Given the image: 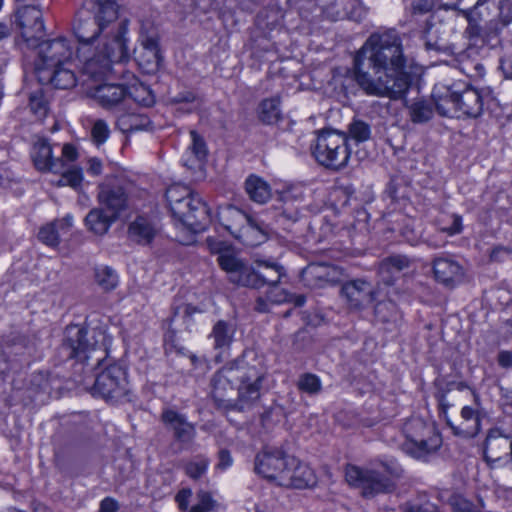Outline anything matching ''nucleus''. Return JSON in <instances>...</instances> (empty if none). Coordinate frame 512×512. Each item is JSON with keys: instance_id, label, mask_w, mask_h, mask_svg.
Wrapping results in <instances>:
<instances>
[{"instance_id": "1", "label": "nucleus", "mask_w": 512, "mask_h": 512, "mask_svg": "<svg viewBox=\"0 0 512 512\" xmlns=\"http://www.w3.org/2000/svg\"><path fill=\"white\" fill-rule=\"evenodd\" d=\"M418 66L395 28H379L367 37L353 59V78L368 96L396 101L406 97Z\"/></svg>"}, {"instance_id": "2", "label": "nucleus", "mask_w": 512, "mask_h": 512, "mask_svg": "<svg viewBox=\"0 0 512 512\" xmlns=\"http://www.w3.org/2000/svg\"><path fill=\"white\" fill-rule=\"evenodd\" d=\"M467 20L464 37L473 49L496 46L504 28L512 23V4L509 0H478L467 10L459 11Z\"/></svg>"}, {"instance_id": "3", "label": "nucleus", "mask_w": 512, "mask_h": 512, "mask_svg": "<svg viewBox=\"0 0 512 512\" xmlns=\"http://www.w3.org/2000/svg\"><path fill=\"white\" fill-rule=\"evenodd\" d=\"M403 468L395 459H376L372 467L347 464L345 479L349 486L358 489L364 498H374L379 494L393 493L396 481L403 476Z\"/></svg>"}, {"instance_id": "4", "label": "nucleus", "mask_w": 512, "mask_h": 512, "mask_svg": "<svg viewBox=\"0 0 512 512\" xmlns=\"http://www.w3.org/2000/svg\"><path fill=\"white\" fill-rule=\"evenodd\" d=\"M228 364L239 383L238 403L233 406L238 411H245L260 399L263 381L267 375L263 359L254 350H244Z\"/></svg>"}, {"instance_id": "5", "label": "nucleus", "mask_w": 512, "mask_h": 512, "mask_svg": "<svg viewBox=\"0 0 512 512\" xmlns=\"http://www.w3.org/2000/svg\"><path fill=\"white\" fill-rule=\"evenodd\" d=\"M92 331L80 325H68L63 334L56 356L60 362L76 360L94 369L104 360L105 349L95 340Z\"/></svg>"}, {"instance_id": "6", "label": "nucleus", "mask_w": 512, "mask_h": 512, "mask_svg": "<svg viewBox=\"0 0 512 512\" xmlns=\"http://www.w3.org/2000/svg\"><path fill=\"white\" fill-rule=\"evenodd\" d=\"M128 31V20L123 19L116 28L106 32L101 38V45L96 47L94 55L85 62V70L93 77H101L111 70L113 63L125 62L129 59V50L125 35Z\"/></svg>"}, {"instance_id": "7", "label": "nucleus", "mask_w": 512, "mask_h": 512, "mask_svg": "<svg viewBox=\"0 0 512 512\" xmlns=\"http://www.w3.org/2000/svg\"><path fill=\"white\" fill-rule=\"evenodd\" d=\"M317 134L315 143L311 145V152L317 163L333 171L345 168L351 155L347 133L323 129L317 131Z\"/></svg>"}, {"instance_id": "8", "label": "nucleus", "mask_w": 512, "mask_h": 512, "mask_svg": "<svg viewBox=\"0 0 512 512\" xmlns=\"http://www.w3.org/2000/svg\"><path fill=\"white\" fill-rule=\"evenodd\" d=\"M36 344L29 336L10 333L0 339V379L21 373L27 368L34 354Z\"/></svg>"}, {"instance_id": "9", "label": "nucleus", "mask_w": 512, "mask_h": 512, "mask_svg": "<svg viewBox=\"0 0 512 512\" xmlns=\"http://www.w3.org/2000/svg\"><path fill=\"white\" fill-rule=\"evenodd\" d=\"M495 100L493 91L489 87L477 89L467 83H453L447 87L444 101L451 103L454 108L464 116L470 118L479 117L484 105Z\"/></svg>"}, {"instance_id": "10", "label": "nucleus", "mask_w": 512, "mask_h": 512, "mask_svg": "<svg viewBox=\"0 0 512 512\" xmlns=\"http://www.w3.org/2000/svg\"><path fill=\"white\" fill-rule=\"evenodd\" d=\"M296 463V458L287 454L281 448L265 447L258 452L254 460V471L267 479L281 485L282 481H286L285 472L288 471L289 465Z\"/></svg>"}, {"instance_id": "11", "label": "nucleus", "mask_w": 512, "mask_h": 512, "mask_svg": "<svg viewBox=\"0 0 512 512\" xmlns=\"http://www.w3.org/2000/svg\"><path fill=\"white\" fill-rule=\"evenodd\" d=\"M128 393V381L125 369L117 363L110 364L96 375L92 394L107 402L116 403Z\"/></svg>"}, {"instance_id": "12", "label": "nucleus", "mask_w": 512, "mask_h": 512, "mask_svg": "<svg viewBox=\"0 0 512 512\" xmlns=\"http://www.w3.org/2000/svg\"><path fill=\"white\" fill-rule=\"evenodd\" d=\"M138 41L139 48L134 49V59L138 67L145 74H155L162 63L163 57L160 53L159 35L152 27L141 25Z\"/></svg>"}, {"instance_id": "13", "label": "nucleus", "mask_w": 512, "mask_h": 512, "mask_svg": "<svg viewBox=\"0 0 512 512\" xmlns=\"http://www.w3.org/2000/svg\"><path fill=\"white\" fill-rule=\"evenodd\" d=\"M219 223L236 239L246 243L248 234L255 230L263 233L262 223L233 205L220 207L217 212Z\"/></svg>"}, {"instance_id": "14", "label": "nucleus", "mask_w": 512, "mask_h": 512, "mask_svg": "<svg viewBox=\"0 0 512 512\" xmlns=\"http://www.w3.org/2000/svg\"><path fill=\"white\" fill-rule=\"evenodd\" d=\"M178 207L171 210L173 217L192 232L204 231L209 225L210 209L197 194L181 202Z\"/></svg>"}, {"instance_id": "15", "label": "nucleus", "mask_w": 512, "mask_h": 512, "mask_svg": "<svg viewBox=\"0 0 512 512\" xmlns=\"http://www.w3.org/2000/svg\"><path fill=\"white\" fill-rule=\"evenodd\" d=\"M14 24L29 47L38 45V41L45 36L43 14L38 6L18 7L14 13Z\"/></svg>"}, {"instance_id": "16", "label": "nucleus", "mask_w": 512, "mask_h": 512, "mask_svg": "<svg viewBox=\"0 0 512 512\" xmlns=\"http://www.w3.org/2000/svg\"><path fill=\"white\" fill-rule=\"evenodd\" d=\"M483 460L493 469L500 460L508 457L512 463V432L501 426H494L487 431L482 445Z\"/></svg>"}, {"instance_id": "17", "label": "nucleus", "mask_w": 512, "mask_h": 512, "mask_svg": "<svg viewBox=\"0 0 512 512\" xmlns=\"http://www.w3.org/2000/svg\"><path fill=\"white\" fill-rule=\"evenodd\" d=\"M41 63L37 64L36 71L40 68L57 67L59 65H73V47L63 37L53 40L38 41L36 45Z\"/></svg>"}, {"instance_id": "18", "label": "nucleus", "mask_w": 512, "mask_h": 512, "mask_svg": "<svg viewBox=\"0 0 512 512\" xmlns=\"http://www.w3.org/2000/svg\"><path fill=\"white\" fill-rule=\"evenodd\" d=\"M219 267L226 273L230 283L249 288V285H255L257 276L255 269L247 261L240 258L235 251L225 252L217 257Z\"/></svg>"}, {"instance_id": "19", "label": "nucleus", "mask_w": 512, "mask_h": 512, "mask_svg": "<svg viewBox=\"0 0 512 512\" xmlns=\"http://www.w3.org/2000/svg\"><path fill=\"white\" fill-rule=\"evenodd\" d=\"M160 420L165 429L172 434L174 442L180 450L191 445L196 437V427L186 416L174 409H163Z\"/></svg>"}, {"instance_id": "20", "label": "nucleus", "mask_w": 512, "mask_h": 512, "mask_svg": "<svg viewBox=\"0 0 512 512\" xmlns=\"http://www.w3.org/2000/svg\"><path fill=\"white\" fill-rule=\"evenodd\" d=\"M236 383H238V380L228 363L213 375L211 379L212 398L219 407L238 411L233 406V404L238 403V399L228 398L234 393Z\"/></svg>"}, {"instance_id": "21", "label": "nucleus", "mask_w": 512, "mask_h": 512, "mask_svg": "<svg viewBox=\"0 0 512 512\" xmlns=\"http://www.w3.org/2000/svg\"><path fill=\"white\" fill-rule=\"evenodd\" d=\"M158 222L148 215H138L128 224L127 238L140 246H150L160 234Z\"/></svg>"}, {"instance_id": "22", "label": "nucleus", "mask_w": 512, "mask_h": 512, "mask_svg": "<svg viewBox=\"0 0 512 512\" xmlns=\"http://www.w3.org/2000/svg\"><path fill=\"white\" fill-rule=\"evenodd\" d=\"M73 32L80 44L88 46L102 38L106 30L96 21L92 14L83 7L76 14Z\"/></svg>"}, {"instance_id": "23", "label": "nucleus", "mask_w": 512, "mask_h": 512, "mask_svg": "<svg viewBox=\"0 0 512 512\" xmlns=\"http://www.w3.org/2000/svg\"><path fill=\"white\" fill-rule=\"evenodd\" d=\"M341 294L349 307L355 310L367 307L376 299V291L372 285L361 279L346 282L341 288Z\"/></svg>"}, {"instance_id": "24", "label": "nucleus", "mask_w": 512, "mask_h": 512, "mask_svg": "<svg viewBox=\"0 0 512 512\" xmlns=\"http://www.w3.org/2000/svg\"><path fill=\"white\" fill-rule=\"evenodd\" d=\"M83 7L106 31L116 28L115 22L119 16V4L116 0H85Z\"/></svg>"}, {"instance_id": "25", "label": "nucleus", "mask_w": 512, "mask_h": 512, "mask_svg": "<svg viewBox=\"0 0 512 512\" xmlns=\"http://www.w3.org/2000/svg\"><path fill=\"white\" fill-rule=\"evenodd\" d=\"M72 65H59L57 67L40 68L37 71L41 83L52 84L57 89H70L76 85V75Z\"/></svg>"}, {"instance_id": "26", "label": "nucleus", "mask_w": 512, "mask_h": 512, "mask_svg": "<svg viewBox=\"0 0 512 512\" xmlns=\"http://www.w3.org/2000/svg\"><path fill=\"white\" fill-rule=\"evenodd\" d=\"M433 272L438 282L453 287L464 277L463 267L451 257H438L433 261Z\"/></svg>"}, {"instance_id": "27", "label": "nucleus", "mask_w": 512, "mask_h": 512, "mask_svg": "<svg viewBox=\"0 0 512 512\" xmlns=\"http://www.w3.org/2000/svg\"><path fill=\"white\" fill-rule=\"evenodd\" d=\"M404 105L408 110L410 121L414 124H425L429 122L433 118L434 108H436L440 115H448V110L444 107V104H434L432 101L423 98L415 99L411 103L405 100Z\"/></svg>"}, {"instance_id": "28", "label": "nucleus", "mask_w": 512, "mask_h": 512, "mask_svg": "<svg viewBox=\"0 0 512 512\" xmlns=\"http://www.w3.org/2000/svg\"><path fill=\"white\" fill-rule=\"evenodd\" d=\"M335 269L327 263L308 264L300 274L301 281L309 288H321L333 281Z\"/></svg>"}, {"instance_id": "29", "label": "nucleus", "mask_w": 512, "mask_h": 512, "mask_svg": "<svg viewBox=\"0 0 512 512\" xmlns=\"http://www.w3.org/2000/svg\"><path fill=\"white\" fill-rule=\"evenodd\" d=\"M286 481H282L280 486L292 487L296 489H305L316 484L314 471L305 463L296 458V463L289 465L288 471L284 475Z\"/></svg>"}, {"instance_id": "30", "label": "nucleus", "mask_w": 512, "mask_h": 512, "mask_svg": "<svg viewBox=\"0 0 512 512\" xmlns=\"http://www.w3.org/2000/svg\"><path fill=\"white\" fill-rule=\"evenodd\" d=\"M411 259L402 254H393L382 259L378 265V274L386 285H393L399 273L409 268Z\"/></svg>"}, {"instance_id": "31", "label": "nucleus", "mask_w": 512, "mask_h": 512, "mask_svg": "<svg viewBox=\"0 0 512 512\" xmlns=\"http://www.w3.org/2000/svg\"><path fill=\"white\" fill-rule=\"evenodd\" d=\"M31 158L39 171L57 172L61 167V159L52 157V147L44 138L34 143Z\"/></svg>"}, {"instance_id": "32", "label": "nucleus", "mask_w": 512, "mask_h": 512, "mask_svg": "<svg viewBox=\"0 0 512 512\" xmlns=\"http://www.w3.org/2000/svg\"><path fill=\"white\" fill-rule=\"evenodd\" d=\"M98 199L101 206L117 218L127 205V195L121 186H102L98 193Z\"/></svg>"}, {"instance_id": "33", "label": "nucleus", "mask_w": 512, "mask_h": 512, "mask_svg": "<svg viewBox=\"0 0 512 512\" xmlns=\"http://www.w3.org/2000/svg\"><path fill=\"white\" fill-rule=\"evenodd\" d=\"M93 97L104 108H112L127 97V87L122 84H103L94 89Z\"/></svg>"}, {"instance_id": "34", "label": "nucleus", "mask_w": 512, "mask_h": 512, "mask_svg": "<svg viewBox=\"0 0 512 512\" xmlns=\"http://www.w3.org/2000/svg\"><path fill=\"white\" fill-rule=\"evenodd\" d=\"M71 227L72 217L68 215L41 227L38 238L42 243L55 247L60 243L61 235L67 233Z\"/></svg>"}, {"instance_id": "35", "label": "nucleus", "mask_w": 512, "mask_h": 512, "mask_svg": "<svg viewBox=\"0 0 512 512\" xmlns=\"http://www.w3.org/2000/svg\"><path fill=\"white\" fill-rule=\"evenodd\" d=\"M236 333V326L229 321L218 320L209 334L215 350L226 352L230 349Z\"/></svg>"}, {"instance_id": "36", "label": "nucleus", "mask_w": 512, "mask_h": 512, "mask_svg": "<svg viewBox=\"0 0 512 512\" xmlns=\"http://www.w3.org/2000/svg\"><path fill=\"white\" fill-rule=\"evenodd\" d=\"M116 127L124 134L152 129V122L145 114L123 113L118 116Z\"/></svg>"}, {"instance_id": "37", "label": "nucleus", "mask_w": 512, "mask_h": 512, "mask_svg": "<svg viewBox=\"0 0 512 512\" xmlns=\"http://www.w3.org/2000/svg\"><path fill=\"white\" fill-rule=\"evenodd\" d=\"M441 446L440 436H432L431 438L423 439V442L419 440L405 441L402 444V449L405 453L416 459H424L428 455L434 453Z\"/></svg>"}, {"instance_id": "38", "label": "nucleus", "mask_w": 512, "mask_h": 512, "mask_svg": "<svg viewBox=\"0 0 512 512\" xmlns=\"http://www.w3.org/2000/svg\"><path fill=\"white\" fill-rule=\"evenodd\" d=\"M117 219L103 206L92 209L86 216V225L96 234L103 235Z\"/></svg>"}, {"instance_id": "39", "label": "nucleus", "mask_w": 512, "mask_h": 512, "mask_svg": "<svg viewBox=\"0 0 512 512\" xmlns=\"http://www.w3.org/2000/svg\"><path fill=\"white\" fill-rule=\"evenodd\" d=\"M280 97L274 96L262 100L258 106V119L265 125L277 124L282 119Z\"/></svg>"}, {"instance_id": "40", "label": "nucleus", "mask_w": 512, "mask_h": 512, "mask_svg": "<svg viewBox=\"0 0 512 512\" xmlns=\"http://www.w3.org/2000/svg\"><path fill=\"white\" fill-rule=\"evenodd\" d=\"M356 0H334L323 10L325 16L332 21L350 19L359 22V13L356 11L348 12V6L354 7Z\"/></svg>"}, {"instance_id": "41", "label": "nucleus", "mask_w": 512, "mask_h": 512, "mask_svg": "<svg viewBox=\"0 0 512 512\" xmlns=\"http://www.w3.org/2000/svg\"><path fill=\"white\" fill-rule=\"evenodd\" d=\"M245 190L249 198L259 204H264L271 198V188L269 184L256 175H250L246 179Z\"/></svg>"}, {"instance_id": "42", "label": "nucleus", "mask_w": 512, "mask_h": 512, "mask_svg": "<svg viewBox=\"0 0 512 512\" xmlns=\"http://www.w3.org/2000/svg\"><path fill=\"white\" fill-rule=\"evenodd\" d=\"M474 53L472 47H468L465 51L458 54L455 61L458 63L459 70L470 78H482L485 74L483 64L475 59H471Z\"/></svg>"}, {"instance_id": "43", "label": "nucleus", "mask_w": 512, "mask_h": 512, "mask_svg": "<svg viewBox=\"0 0 512 512\" xmlns=\"http://www.w3.org/2000/svg\"><path fill=\"white\" fill-rule=\"evenodd\" d=\"M285 275L284 268L278 264L265 265L263 271L255 270L257 280L255 285H249L251 289H261L264 286H273L279 284L281 278Z\"/></svg>"}, {"instance_id": "44", "label": "nucleus", "mask_w": 512, "mask_h": 512, "mask_svg": "<svg viewBox=\"0 0 512 512\" xmlns=\"http://www.w3.org/2000/svg\"><path fill=\"white\" fill-rule=\"evenodd\" d=\"M406 440L423 442L425 438H431L432 436H440L434 429L433 426L428 425L422 419H413L405 425Z\"/></svg>"}, {"instance_id": "45", "label": "nucleus", "mask_w": 512, "mask_h": 512, "mask_svg": "<svg viewBox=\"0 0 512 512\" xmlns=\"http://www.w3.org/2000/svg\"><path fill=\"white\" fill-rule=\"evenodd\" d=\"M94 281L104 292L113 291L119 283L116 271L106 265H100L94 268Z\"/></svg>"}, {"instance_id": "46", "label": "nucleus", "mask_w": 512, "mask_h": 512, "mask_svg": "<svg viewBox=\"0 0 512 512\" xmlns=\"http://www.w3.org/2000/svg\"><path fill=\"white\" fill-rule=\"evenodd\" d=\"M461 417L466 422H472V424L465 430H460L456 427H452L455 431V434L462 435L465 437H474L475 435H477L480 431L481 421L479 411L470 406H464L461 410Z\"/></svg>"}, {"instance_id": "47", "label": "nucleus", "mask_w": 512, "mask_h": 512, "mask_svg": "<svg viewBox=\"0 0 512 512\" xmlns=\"http://www.w3.org/2000/svg\"><path fill=\"white\" fill-rule=\"evenodd\" d=\"M374 315L377 321L381 323H392L398 319V308L395 302L391 300L379 301L374 308Z\"/></svg>"}, {"instance_id": "48", "label": "nucleus", "mask_w": 512, "mask_h": 512, "mask_svg": "<svg viewBox=\"0 0 512 512\" xmlns=\"http://www.w3.org/2000/svg\"><path fill=\"white\" fill-rule=\"evenodd\" d=\"M194 194L195 193H193L190 190V188L185 185L175 184V185L170 186L166 190V194H165L166 200L169 204L170 211L175 207L177 209H179L178 205L181 202L186 201V199L190 198Z\"/></svg>"}, {"instance_id": "49", "label": "nucleus", "mask_w": 512, "mask_h": 512, "mask_svg": "<svg viewBox=\"0 0 512 512\" xmlns=\"http://www.w3.org/2000/svg\"><path fill=\"white\" fill-rule=\"evenodd\" d=\"M296 385L299 391L309 395H316L322 390L320 378L313 373L301 374L297 380Z\"/></svg>"}, {"instance_id": "50", "label": "nucleus", "mask_w": 512, "mask_h": 512, "mask_svg": "<svg viewBox=\"0 0 512 512\" xmlns=\"http://www.w3.org/2000/svg\"><path fill=\"white\" fill-rule=\"evenodd\" d=\"M127 96L131 97L135 102L146 107L153 105L155 102L152 91L148 86L142 83L127 88Z\"/></svg>"}, {"instance_id": "51", "label": "nucleus", "mask_w": 512, "mask_h": 512, "mask_svg": "<svg viewBox=\"0 0 512 512\" xmlns=\"http://www.w3.org/2000/svg\"><path fill=\"white\" fill-rule=\"evenodd\" d=\"M300 218L301 213L299 209L293 207L291 203H285L282 210L276 215V222L283 226L284 229L289 230Z\"/></svg>"}, {"instance_id": "52", "label": "nucleus", "mask_w": 512, "mask_h": 512, "mask_svg": "<svg viewBox=\"0 0 512 512\" xmlns=\"http://www.w3.org/2000/svg\"><path fill=\"white\" fill-rule=\"evenodd\" d=\"M348 134L357 143L365 142L371 137L370 124L360 119H353L348 125Z\"/></svg>"}, {"instance_id": "53", "label": "nucleus", "mask_w": 512, "mask_h": 512, "mask_svg": "<svg viewBox=\"0 0 512 512\" xmlns=\"http://www.w3.org/2000/svg\"><path fill=\"white\" fill-rule=\"evenodd\" d=\"M192 143L189 146V150L194 155L196 161L201 164L203 163L208 155V148L204 138L198 134L195 130L190 131Z\"/></svg>"}, {"instance_id": "54", "label": "nucleus", "mask_w": 512, "mask_h": 512, "mask_svg": "<svg viewBox=\"0 0 512 512\" xmlns=\"http://www.w3.org/2000/svg\"><path fill=\"white\" fill-rule=\"evenodd\" d=\"M209 460L203 456H197L185 465V473L193 480L200 479L207 471Z\"/></svg>"}, {"instance_id": "55", "label": "nucleus", "mask_w": 512, "mask_h": 512, "mask_svg": "<svg viewBox=\"0 0 512 512\" xmlns=\"http://www.w3.org/2000/svg\"><path fill=\"white\" fill-rule=\"evenodd\" d=\"M30 389L36 394H50L52 387L49 375L43 372L32 374L30 379Z\"/></svg>"}, {"instance_id": "56", "label": "nucleus", "mask_w": 512, "mask_h": 512, "mask_svg": "<svg viewBox=\"0 0 512 512\" xmlns=\"http://www.w3.org/2000/svg\"><path fill=\"white\" fill-rule=\"evenodd\" d=\"M110 135V129L107 122L103 119L94 121L91 128V138L94 144L100 146L104 144Z\"/></svg>"}, {"instance_id": "57", "label": "nucleus", "mask_w": 512, "mask_h": 512, "mask_svg": "<svg viewBox=\"0 0 512 512\" xmlns=\"http://www.w3.org/2000/svg\"><path fill=\"white\" fill-rule=\"evenodd\" d=\"M266 295L271 304L287 303L291 299V293L279 287V284L268 287Z\"/></svg>"}, {"instance_id": "58", "label": "nucleus", "mask_w": 512, "mask_h": 512, "mask_svg": "<svg viewBox=\"0 0 512 512\" xmlns=\"http://www.w3.org/2000/svg\"><path fill=\"white\" fill-rule=\"evenodd\" d=\"M29 106L34 114L43 117L47 112V103L43 97L41 90L30 95Z\"/></svg>"}, {"instance_id": "59", "label": "nucleus", "mask_w": 512, "mask_h": 512, "mask_svg": "<svg viewBox=\"0 0 512 512\" xmlns=\"http://www.w3.org/2000/svg\"><path fill=\"white\" fill-rule=\"evenodd\" d=\"M82 182V172L80 169H70L64 172L59 180V185H69L76 188Z\"/></svg>"}, {"instance_id": "60", "label": "nucleus", "mask_w": 512, "mask_h": 512, "mask_svg": "<svg viewBox=\"0 0 512 512\" xmlns=\"http://www.w3.org/2000/svg\"><path fill=\"white\" fill-rule=\"evenodd\" d=\"M438 390L445 394H448L449 392H451L453 390H458V391L468 390V392L473 396L475 401H478V399H479L478 394L472 388H470L466 382H463V381L447 382V383H445V385L440 386Z\"/></svg>"}, {"instance_id": "61", "label": "nucleus", "mask_w": 512, "mask_h": 512, "mask_svg": "<svg viewBox=\"0 0 512 512\" xmlns=\"http://www.w3.org/2000/svg\"><path fill=\"white\" fill-rule=\"evenodd\" d=\"M196 100V95L193 91L185 89L183 91L177 93L169 94V103L170 104H189Z\"/></svg>"}, {"instance_id": "62", "label": "nucleus", "mask_w": 512, "mask_h": 512, "mask_svg": "<svg viewBox=\"0 0 512 512\" xmlns=\"http://www.w3.org/2000/svg\"><path fill=\"white\" fill-rule=\"evenodd\" d=\"M512 254V248L507 246L498 245L494 247L490 253V261L492 262H502L506 257Z\"/></svg>"}, {"instance_id": "63", "label": "nucleus", "mask_w": 512, "mask_h": 512, "mask_svg": "<svg viewBox=\"0 0 512 512\" xmlns=\"http://www.w3.org/2000/svg\"><path fill=\"white\" fill-rule=\"evenodd\" d=\"M210 251L218 256L223 255L225 252H233L234 249L224 241H215L210 238L207 239Z\"/></svg>"}, {"instance_id": "64", "label": "nucleus", "mask_w": 512, "mask_h": 512, "mask_svg": "<svg viewBox=\"0 0 512 512\" xmlns=\"http://www.w3.org/2000/svg\"><path fill=\"white\" fill-rule=\"evenodd\" d=\"M192 496L190 488L181 489L175 496V501L181 511H186L189 506V499Z\"/></svg>"}]
</instances>
